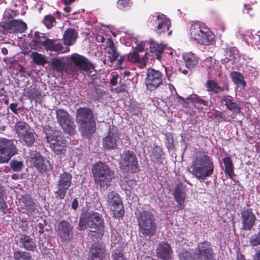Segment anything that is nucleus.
Returning <instances> with one entry per match:
<instances>
[{
  "mask_svg": "<svg viewBox=\"0 0 260 260\" xmlns=\"http://www.w3.org/2000/svg\"><path fill=\"white\" fill-rule=\"evenodd\" d=\"M237 49L235 47H230L226 48L224 52V60L228 62L231 60H234L235 58V54Z\"/></svg>",
  "mask_w": 260,
  "mask_h": 260,
  "instance_id": "48",
  "label": "nucleus"
},
{
  "mask_svg": "<svg viewBox=\"0 0 260 260\" xmlns=\"http://www.w3.org/2000/svg\"><path fill=\"white\" fill-rule=\"evenodd\" d=\"M223 112L216 110L213 113V117L218 122L223 121Z\"/></svg>",
  "mask_w": 260,
  "mask_h": 260,
  "instance_id": "61",
  "label": "nucleus"
},
{
  "mask_svg": "<svg viewBox=\"0 0 260 260\" xmlns=\"http://www.w3.org/2000/svg\"><path fill=\"white\" fill-rule=\"evenodd\" d=\"M156 251L157 256L162 260H169L173 253L170 245L164 241L158 244Z\"/></svg>",
  "mask_w": 260,
  "mask_h": 260,
  "instance_id": "21",
  "label": "nucleus"
},
{
  "mask_svg": "<svg viewBox=\"0 0 260 260\" xmlns=\"http://www.w3.org/2000/svg\"><path fill=\"white\" fill-rule=\"evenodd\" d=\"M222 162L224 165V173L231 179H233L235 176L234 173V165L231 158L229 156H225L222 158Z\"/></svg>",
  "mask_w": 260,
  "mask_h": 260,
  "instance_id": "36",
  "label": "nucleus"
},
{
  "mask_svg": "<svg viewBox=\"0 0 260 260\" xmlns=\"http://www.w3.org/2000/svg\"><path fill=\"white\" fill-rule=\"evenodd\" d=\"M157 26L155 29L156 32L158 35H165L166 32L168 36L172 34V30L169 31L171 23L170 19L164 14H158L156 16Z\"/></svg>",
  "mask_w": 260,
  "mask_h": 260,
  "instance_id": "17",
  "label": "nucleus"
},
{
  "mask_svg": "<svg viewBox=\"0 0 260 260\" xmlns=\"http://www.w3.org/2000/svg\"><path fill=\"white\" fill-rule=\"evenodd\" d=\"M13 255L15 260H33L30 253L26 251H15Z\"/></svg>",
  "mask_w": 260,
  "mask_h": 260,
  "instance_id": "47",
  "label": "nucleus"
},
{
  "mask_svg": "<svg viewBox=\"0 0 260 260\" xmlns=\"http://www.w3.org/2000/svg\"><path fill=\"white\" fill-rule=\"evenodd\" d=\"M149 49L153 57L160 60L164 51V46L162 44L151 41Z\"/></svg>",
  "mask_w": 260,
  "mask_h": 260,
  "instance_id": "35",
  "label": "nucleus"
},
{
  "mask_svg": "<svg viewBox=\"0 0 260 260\" xmlns=\"http://www.w3.org/2000/svg\"><path fill=\"white\" fill-rule=\"evenodd\" d=\"M191 38L197 44L210 45L214 41V35L203 22L196 21L192 22L189 29Z\"/></svg>",
  "mask_w": 260,
  "mask_h": 260,
  "instance_id": "4",
  "label": "nucleus"
},
{
  "mask_svg": "<svg viewBox=\"0 0 260 260\" xmlns=\"http://www.w3.org/2000/svg\"><path fill=\"white\" fill-rule=\"evenodd\" d=\"M230 77L235 84L241 85L243 87L246 86V82L244 80V77L240 73L236 71L232 72L230 74Z\"/></svg>",
  "mask_w": 260,
  "mask_h": 260,
  "instance_id": "44",
  "label": "nucleus"
},
{
  "mask_svg": "<svg viewBox=\"0 0 260 260\" xmlns=\"http://www.w3.org/2000/svg\"><path fill=\"white\" fill-rule=\"evenodd\" d=\"M145 83L147 90L154 91L163 85V75L161 72L152 68L147 70Z\"/></svg>",
  "mask_w": 260,
  "mask_h": 260,
  "instance_id": "12",
  "label": "nucleus"
},
{
  "mask_svg": "<svg viewBox=\"0 0 260 260\" xmlns=\"http://www.w3.org/2000/svg\"><path fill=\"white\" fill-rule=\"evenodd\" d=\"M140 234L144 237H151L157 233V225L153 213L147 210L138 211L136 214Z\"/></svg>",
  "mask_w": 260,
  "mask_h": 260,
  "instance_id": "3",
  "label": "nucleus"
},
{
  "mask_svg": "<svg viewBox=\"0 0 260 260\" xmlns=\"http://www.w3.org/2000/svg\"><path fill=\"white\" fill-rule=\"evenodd\" d=\"M187 101H190L191 102L198 105V106H201V108H203V106H207L208 105V101H206L203 99L201 98L197 94H193L190 95L186 98Z\"/></svg>",
  "mask_w": 260,
  "mask_h": 260,
  "instance_id": "46",
  "label": "nucleus"
},
{
  "mask_svg": "<svg viewBox=\"0 0 260 260\" xmlns=\"http://www.w3.org/2000/svg\"><path fill=\"white\" fill-rule=\"evenodd\" d=\"M45 139L47 143L50 145L52 150L57 154L63 153L66 151L68 144L62 132L56 129H53L50 126L44 131Z\"/></svg>",
  "mask_w": 260,
  "mask_h": 260,
  "instance_id": "6",
  "label": "nucleus"
},
{
  "mask_svg": "<svg viewBox=\"0 0 260 260\" xmlns=\"http://www.w3.org/2000/svg\"><path fill=\"white\" fill-rule=\"evenodd\" d=\"M95 230L90 231V234H89L91 237H94L96 239L101 238L104 234V228H93Z\"/></svg>",
  "mask_w": 260,
  "mask_h": 260,
  "instance_id": "53",
  "label": "nucleus"
},
{
  "mask_svg": "<svg viewBox=\"0 0 260 260\" xmlns=\"http://www.w3.org/2000/svg\"><path fill=\"white\" fill-rule=\"evenodd\" d=\"M55 115L58 123L64 132L70 135H74L76 131V125L72 116L63 109H56Z\"/></svg>",
  "mask_w": 260,
  "mask_h": 260,
  "instance_id": "8",
  "label": "nucleus"
},
{
  "mask_svg": "<svg viewBox=\"0 0 260 260\" xmlns=\"http://www.w3.org/2000/svg\"><path fill=\"white\" fill-rule=\"evenodd\" d=\"M10 166L13 172H19L22 170L24 165L21 161L13 159L10 162Z\"/></svg>",
  "mask_w": 260,
  "mask_h": 260,
  "instance_id": "50",
  "label": "nucleus"
},
{
  "mask_svg": "<svg viewBox=\"0 0 260 260\" xmlns=\"http://www.w3.org/2000/svg\"><path fill=\"white\" fill-rule=\"evenodd\" d=\"M249 242L253 247L260 245V233L251 236L249 238Z\"/></svg>",
  "mask_w": 260,
  "mask_h": 260,
  "instance_id": "56",
  "label": "nucleus"
},
{
  "mask_svg": "<svg viewBox=\"0 0 260 260\" xmlns=\"http://www.w3.org/2000/svg\"><path fill=\"white\" fill-rule=\"evenodd\" d=\"M47 38L39 32H36L33 39L30 43V47L32 49L37 50L41 47L45 48Z\"/></svg>",
  "mask_w": 260,
  "mask_h": 260,
  "instance_id": "27",
  "label": "nucleus"
},
{
  "mask_svg": "<svg viewBox=\"0 0 260 260\" xmlns=\"http://www.w3.org/2000/svg\"><path fill=\"white\" fill-rule=\"evenodd\" d=\"M12 20L1 22V32L3 34H14Z\"/></svg>",
  "mask_w": 260,
  "mask_h": 260,
  "instance_id": "49",
  "label": "nucleus"
},
{
  "mask_svg": "<svg viewBox=\"0 0 260 260\" xmlns=\"http://www.w3.org/2000/svg\"><path fill=\"white\" fill-rule=\"evenodd\" d=\"M12 21L14 34L24 32L27 28L26 23L22 20H13Z\"/></svg>",
  "mask_w": 260,
  "mask_h": 260,
  "instance_id": "41",
  "label": "nucleus"
},
{
  "mask_svg": "<svg viewBox=\"0 0 260 260\" xmlns=\"http://www.w3.org/2000/svg\"><path fill=\"white\" fill-rule=\"evenodd\" d=\"M165 139L166 140L167 147L169 150L172 149L173 148V138L171 134H165Z\"/></svg>",
  "mask_w": 260,
  "mask_h": 260,
  "instance_id": "59",
  "label": "nucleus"
},
{
  "mask_svg": "<svg viewBox=\"0 0 260 260\" xmlns=\"http://www.w3.org/2000/svg\"><path fill=\"white\" fill-rule=\"evenodd\" d=\"M183 58L185 67L190 70L194 69L199 62V58L197 56L191 52L183 55Z\"/></svg>",
  "mask_w": 260,
  "mask_h": 260,
  "instance_id": "34",
  "label": "nucleus"
},
{
  "mask_svg": "<svg viewBox=\"0 0 260 260\" xmlns=\"http://www.w3.org/2000/svg\"><path fill=\"white\" fill-rule=\"evenodd\" d=\"M14 128L19 138L30 129L29 124L26 122L22 121L16 122L14 125Z\"/></svg>",
  "mask_w": 260,
  "mask_h": 260,
  "instance_id": "39",
  "label": "nucleus"
},
{
  "mask_svg": "<svg viewBox=\"0 0 260 260\" xmlns=\"http://www.w3.org/2000/svg\"><path fill=\"white\" fill-rule=\"evenodd\" d=\"M126 57L127 58V54L121 55L119 59L117 58L116 64V69H124L125 68L123 62Z\"/></svg>",
  "mask_w": 260,
  "mask_h": 260,
  "instance_id": "60",
  "label": "nucleus"
},
{
  "mask_svg": "<svg viewBox=\"0 0 260 260\" xmlns=\"http://www.w3.org/2000/svg\"><path fill=\"white\" fill-rule=\"evenodd\" d=\"M132 4L131 0H118L117 2V8L121 10L131 7Z\"/></svg>",
  "mask_w": 260,
  "mask_h": 260,
  "instance_id": "54",
  "label": "nucleus"
},
{
  "mask_svg": "<svg viewBox=\"0 0 260 260\" xmlns=\"http://www.w3.org/2000/svg\"><path fill=\"white\" fill-rule=\"evenodd\" d=\"M220 102L224 104L226 109L235 114V116L241 111L240 105L235 102L233 98L229 94H223L219 97Z\"/></svg>",
  "mask_w": 260,
  "mask_h": 260,
  "instance_id": "20",
  "label": "nucleus"
},
{
  "mask_svg": "<svg viewBox=\"0 0 260 260\" xmlns=\"http://www.w3.org/2000/svg\"><path fill=\"white\" fill-rule=\"evenodd\" d=\"M241 220L242 229L245 231L252 230L256 220V217L252 209H247L241 212Z\"/></svg>",
  "mask_w": 260,
  "mask_h": 260,
  "instance_id": "19",
  "label": "nucleus"
},
{
  "mask_svg": "<svg viewBox=\"0 0 260 260\" xmlns=\"http://www.w3.org/2000/svg\"><path fill=\"white\" fill-rule=\"evenodd\" d=\"M206 87L208 92L218 93L225 91H229L230 88L228 82H224L223 86H219V84L214 80L209 79L206 81Z\"/></svg>",
  "mask_w": 260,
  "mask_h": 260,
  "instance_id": "23",
  "label": "nucleus"
},
{
  "mask_svg": "<svg viewBox=\"0 0 260 260\" xmlns=\"http://www.w3.org/2000/svg\"><path fill=\"white\" fill-rule=\"evenodd\" d=\"M190 172L199 180H205L214 172V165L212 158L206 153L196 156L192 160Z\"/></svg>",
  "mask_w": 260,
  "mask_h": 260,
  "instance_id": "1",
  "label": "nucleus"
},
{
  "mask_svg": "<svg viewBox=\"0 0 260 260\" xmlns=\"http://www.w3.org/2000/svg\"><path fill=\"white\" fill-rule=\"evenodd\" d=\"M78 33L74 29L69 28L66 29L63 36V43L66 45H73L76 42Z\"/></svg>",
  "mask_w": 260,
  "mask_h": 260,
  "instance_id": "28",
  "label": "nucleus"
},
{
  "mask_svg": "<svg viewBox=\"0 0 260 260\" xmlns=\"http://www.w3.org/2000/svg\"><path fill=\"white\" fill-rule=\"evenodd\" d=\"M35 135L36 134L33 132V130L30 129L20 138L23 140L27 146H31L35 142Z\"/></svg>",
  "mask_w": 260,
  "mask_h": 260,
  "instance_id": "42",
  "label": "nucleus"
},
{
  "mask_svg": "<svg viewBox=\"0 0 260 260\" xmlns=\"http://www.w3.org/2000/svg\"><path fill=\"white\" fill-rule=\"evenodd\" d=\"M66 74L71 77H74L78 75V70L76 67L72 64H67L64 66L63 71Z\"/></svg>",
  "mask_w": 260,
  "mask_h": 260,
  "instance_id": "52",
  "label": "nucleus"
},
{
  "mask_svg": "<svg viewBox=\"0 0 260 260\" xmlns=\"http://www.w3.org/2000/svg\"><path fill=\"white\" fill-rule=\"evenodd\" d=\"M113 260H127L123 252L121 250L117 249L112 254Z\"/></svg>",
  "mask_w": 260,
  "mask_h": 260,
  "instance_id": "55",
  "label": "nucleus"
},
{
  "mask_svg": "<svg viewBox=\"0 0 260 260\" xmlns=\"http://www.w3.org/2000/svg\"><path fill=\"white\" fill-rule=\"evenodd\" d=\"M17 106L18 104L17 103H12L10 105V109L13 113H14L16 114L18 113V110H20V108H19V109H17Z\"/></svg>",
  "mask_w": 260,
  "mask_h": 260,
  "instance_id": "64",
  "label": "nucleus"
},
{
  "mask_svg": "<svg viewBox=\"0 0 260 260\" xmlns=\"http://www.w3.org/2000/svg\"><path fill=\"white\" fill-rule=\"evenodd\" d=\"M235 117V116H233L232 115H228L225 112L223 113V121L231 122Z\"/></svg>",
  "mask_w": 260,
  "mask_h": 260,
  "instance_id": "63",
  "label": "nucleus"
},
{
  "mask_svg": "<svg viewBox=\"0 0 260 260\" xmlns=\"http://www.w3.org/2000/svg\"><path fill=\"white\" fill-rule=\"evenodd\" d=\"M17 153V148L12 140L1 139V162H8Z\"/></svg>",
  "mask_w": 260,
  "mask_h": 260,
  "instance_id": "13",
  "label": "nucleus"
},
{
  "mask_svg": "<svg viewBox=\"0 0 260 260\" xmlns=\"http://www.w3.org/2000/svg\"><path fill=\"white\" fill-rule=\"evenodd\" d=\"M26 96L30 100H35L37 102H40L42 100L41 92L36 87L29 86L25 91Z\"/></svg>",
  "mask_w": 260,
  "mask_h": 260,
  "instance_id": "38",
  "label": "nucleus"
},
{
  "mask_svg": "<svg viewBox=\"0 0 260 260\" xmlns=\"http://www.w3.org/2000/svg\"><path fill=\"white\" fill-rule=\"evenodd\" d=\"M44 49L46 51L61 52H62L63 47L60 41L58 40L48 38Z\"/></svg>",
  "mask_w": 260,
  "mask_h": 260,
  "instance_id": "31",
  "label": "nucleus"
},
{
  "mask_svg": "<svg viewBox=\"0 0 260 260\" xmlns=\"http://www.w3.org/2000/svg\"><path fill=\"white\" fill-rule=\"evenodd\" d=\"M71 60L78 67L84 71H88L92 65L90 61L84 56L78 54H73L71 56Z\"/></svg>",
  "mask_w": 260,
  "mask_h": 260,
  "instance_id": "22",
  "label": "nucleus"
},
{
  "mask_svg": "<svg viewBox=\"0 0 260 260\" xmlns=\"http://www.w3.org/2000/svg\"><path fill=\"white\" fill-rule=\"evenodd\" d=\"M173 195L174 199L179 205L180 209L184 208L185 199V191L182 182L179 183L175 188Z\"/></svg>",
  "mask_w": 260,
  "mask_h": 260,
  "instance_id": "26",
  "label": "nucleus"
},
{
  "mask_svg": "<svg viewBox=\"0 0 260 260\" xmlns=\"http://www.w3.org/2000/svg\"><path fill=\"white\" fill-rule=\"evenodd\" d=\"M90 224L89 227L90 229L93 228H104V221L102 216L99 213L96 212H91L89 213Z\"/></svg>",
  "mask_w": 260,
  "mask_h": 260,
  "instance_id": "33",
  "label": "nucleus"
},
{
  "mask_svg": "<svg viewBox=\"0 0 260 260\" xmlns=\"http://www.w3.org/2000/svg\"><path fill=\"white\" fill-rule=\"evenodd\" d=\"M107 255L106 246L102 242H94L89 251V260H105Z\"/></svg>",
  "mask_w": 260,
  "mask_h": 260,
  "instance_id": "14",
  "label": "nucleus"
},
{
  "mask_svg": "<svg viewBox=\"0 0 260 260\" xmlns=\"http://www.w3.org/2000/svg\"><path fill=\"white\" fill-rule=\"evenodd\" d=\"M118 138V132L116 127L113 126L110 128L107 136L103 139V146L106 150H114L117 148V140Z\"/></svg>",
  "mask_w": 260,
  "mask_h": 260,
  "instance_id": "16",
  "label": "nucleus"
},
{
  "mask_svg": "<svg viewBox=\"0 0 260 260\" xmlns=\"http://www.w3.org/2000/svg\"><path fill=\"white\" fill-rule=\"evenodd\" d=\"M91 172L96 186L101 188H108L111 185L114 178V171L109 166L103 162H98L92 166Z\"/></svg>",
  "mask_w": 260,
  "mask_h": 260,
  "instance_id": "5",
  "label": "nucleus"
},
{
  "mask_svg": "<svg viewBox=\"0 0 260 260\" xmlns=\"http://www.w3.org/2000/svg\"><path fill=\"white\" fill-rule=\"evenodd\" d=\"M20 202L21 204L22 208L26 210V213L29 216L36 210V204L29 194L22 195Z\"/></svg>",
  "mask_w": 260,
  "mask_h": 260,
  "instance_id": "24",
  "label": "nucleus"
},
{
  "mask_svg": "<svg viewBox=\"0 0 260 260\" xmlns=\"http://www.w3.org/2000/svg\"><path fill=\"white\" fill-rule=\"evenodd\" d=\"M17 15L16 11L11 9L6 10L4 13L3 17V19H12Z\"/></svg>",
  "mask_w": 260,
  "mask_h": 260,
  "instance_id": "58",
  "label": "nucleus"
},
{
  "mask_svg": "<svg viewBox=\"0 0 260 260\" xmlns=\"http://www.w3.org/2000/svg\"><path fill=\"white\" fill-rule=\"evenodd\" d=\"M120 168L127 172L134 174L140 171L136 154L130 150H124L120 154Z\"/></svg>",
  "mask_w": 260,
  "mask_h": 260,
  "instance_id": "7",
  "label": "nucleus"
},
{
  "mask_svg": "<svg viewBox=\"0 0 260 260\" xmlns=\"http://www.w3.org/2000/svg\"><path fill=\"white\" fill-rule=\"evenodd\" d=\"M90 223L89 212H84L81 214L78 229L79 231H84L86 229L87 225L89 226Z\"/></svg>",
  "mask_w": 260,
  "mask_h": 260,
  "instance_id": "40",
  "label": "nucleus"
},
{
  "mask_svg": "<svg viewBox=\"0 0 260 260\" xmlns=\"http://www.w3.org/2000/svg\"><path fill=\"white\" fill-rule=\"evenodd\" d=\"M50 66L53 71L58 73H62L64 63L58 58H52L51 59Z\"/></svg>",
  "mask_w": 260,
  "mask_h": 260,
  "instance_id": "43",
  "label": "nucleus"
},
{
  "mask_svg": "<svg viewBox=\"0 0 260 260\" xmlns=\"http://www.w3.org/2000/svg\"><path fill=\"white\" fill-rule=\"evenodd\" d=\"M107 53L108 54L109 60L111 62L116 61L119 56V53L117 50L114 42L111 38H108L107 40Z\"/></svg>",
  "mask_w": 260,
  "mask_h": 260,
  "instance_id": "30",
  "label": "nucleus"
},
{
  "mask_svg": "<svg viewBox=\"0 0 260 260\" xmlns=\"http://www.w3.org/2000/svg\"><path fill=\"white\" fill-rule=\"evenodd\" d=\"M73 227L65 220H61L58 224L57 235L62 241H71L73 239Z\"/></svg>",
  "mask_w": 260,
  "mask_h": 260,
  "instance_id": "15",
  "label": "nucleus"
},
{
  "mask_svg": "<svg viewBox=\"0 0 260 260\" xmlns=\"http://www.w3.org/2000/svg\"><path fill=\"white\" fill-rule=\"evenodd\" d=\"M76 120L84 136L89 138L95 132L96 123L93 113L90 108L83 107L77 109Z\"/></svg>",
  "mask_w": 260,
  "mask_h": 260,
  "instance_id": "2",
  "label": "nucleus"
},
{
  "mask_svg": "<svg viewBox=\"0 0 260 260\" xmlns=\"http://www.w3.org/2000/svg\"><path fill=\"white\" fill-rule=\"evenodd\" d=\"M107 202L112 213L113 217L120 218L123 217L124 210L122 199L116 191L113 190L108 193Z\"/></svg>",
  "mask_w": 260,
  "mask_h": 260,
  "instance_id": "9",
  "label": "nucleus"
},
{
  "mask_svg": "<svg viewBox=\"0 0 260 260\" xmlns=\"http://www.w3.org/2000/svg\"><path fill=\"white\" fill-rule=\"evenodd\" d=\"M20 242L21 244V247L27 251H34L37 247L35 240L26 234L21 236Z\"/></svg>",
  "mask_w": 260,
  "mask_h": 260,
  "instance_id": "29",
  "label": "nucleus"
},
{
  "mask_svg": "<svg viewBox=\"0 0 260 260\" xmlns=\"http://www.w3.org/2000/svg\"><path fill=\"white\" fill-rule=\"evenodd\" d=\"M30 57L37 65L44 66L48 62L45 56L37 52H32Z\"/></svg>",
  "mask_w": 260,
  "mask_h": 260,
  "instance_id": "45",
  "label": "nucleus"
},
{
  "mask_svg": "<svg viewBox=\"0 0 260 260\" xmlns=\"http://www.w3.org/2000/svg\"><path fill=\"white\" fill-rule=\"evenodd\" d=\"M148 53L146 52L145 54L141 56L137 51L132 54H127V61L132 63H140L146 64L148 62Z\"/></svg>",
  "mask_w": 260,
  "mask_h": 260,
  "instance_id": "37",
  "label": "nucleus"
},
{
  "mask_svg": "<svg viewBox=\"0 0 260 260\" xmlns=\"http://www.w3.org/2000/svg\"><path fill=\"white\" fill-rule=\"evenodd\" d=\"M43 23L48 29H51L56 24L55 18L51 15H47L44 17Z\"/></svg>",
  "mask_w": 260,
  "mask_h": 260,
  "instance_id": "51",
  "label": "nucleus"
},
{
  "mask_svg": "<svg viewBox=\"0 0 260 260\" xmlns=\"http://www.w3.org/2000/svg\"><path fill=\"white\" fill-rule=\"evenodd\" d=\"M72 175L68 172H63L58 176L56 184V190L54 191L56 198L63 200L67 191L72 186Z\"/></svg>",
  "mask_w": 260,
  "mask_h": 260,
  "instance_id": "10",
  "label": "nucleus"
},
{
  "mask_svg": "<svg viewBox=\"0 0 260 260\" xmlns=\"http://www.w3.org/2000/svg\"><path fill=\"white\" fill-rule=\"evenodd\" d=\"M164 152L162 148L159 146H155L151 150L150 159L155 164H162V160L165 158Z\"/></svg>",
  "mask_w": 260,
  "mask_h": 260,
  "instance_id": "32",
  "label": "nucleus"
},
{
  "mask_svg": "<svg viewBox=\"0 0 260 260\" xmlns=\"http://www.w3.org/2000/svg\"><path fill=\"white\" fill-rule=\"evenodd\" d=\"M129 112H131L133 115L138 116L139 113L140 112V108L137 106H132L130 107Z\"/></svg>",
  "mask_w": 260,
  "mask_h": 260,
  "instance_id": "62",
  "label": "nucleus"
},
{
  "mask_svg": "<svg viewBox=\"0 0 260 260\" xmlns=\"http://www.w3.org/2000/svg\"><path fill=\"white\" fill-rule=\"evenodd\" d=\"M215 253L212 244L205 240L198 244L193 252V260H214Z\"/></svg>",
  "mask_w": 260,
  "mask_h": 260,
  "instance_id": "11",
  "label": "nucleus"
},
{
  "mask_svg": "<svg viewBox=\"0 0 260 260\" xmlns=\"http://www.w3.org/2000/svg\"><path fill=\"white\" fill-rule=\"evenodd\" d=\"M179 260H192L191 252L185 249H182L179 254Z\"/></svg>",
  "mask_w": 260,
  "mask_h": 260,
  "instance_id": "57",
  "label": "nucleus"
},
{
  "mask_svg": "<svg viewBox=\"0 0 260 260\" xmlns=\"http://www.w3.org/2000/svg\"><path fill=\"white\" fill-rule=\"evenodd\" d=\"M204 66L207 69L209 75L217 74L218 77L221 76V67L218 62H216L215 59L212 57L207 58L204 60Z\"/></svg>",
  "mask_w": 260,
  "mask_h": 260,
  "instance_id": "25",
  "label": "nucleus"
},
{
  "mask_svg": "<svg viewBox=\"0 0 260 260\" xmlns=\"http://www.w3.org/2000/svg\"><path fill=\"white\" fill-rule=\"evenodd\" d=\"M30 164L39 172L44 173L47 171V167L44 164V157L36 150L31 151L29 155Z\"/></svg>",
  "mask_w": 260,
  "mask_h": 260,
  "instance_id": "18",
  "label": "nucleus"
}]
</instances>
